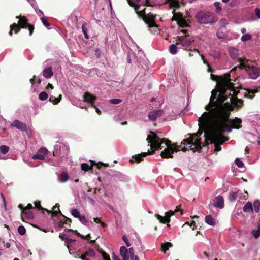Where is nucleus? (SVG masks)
<instances>
[{
    "mask_svg": "<svg viewBox=\"0 0 260 260\" xmlns=\"http://www.w3.org/2000/svg\"><path fill=\"white\" fill-rule=\"evenodd\" d=\"M217 85L219 90V95L216 101H214L216 98L218 91L214 89L211 92V96L210 102L205 106V109L208 112H204L199 119V122H203L206 126L211 127L215 125L220 129L230 130V127L225 122L229 119L230 112L233 110L234 108L228 102L223 104L230 96V102L233 99V94L235 93L234 86L231 82L229 78H221L218 81Z\"/></svg>",
    "mask_w": 260,
    "mask_h": 260,
    "instance_id": "1",
    "label": "nucleus"
},
{
    "mask_svg": "<svg viewBox=\"0 0 260 260\" xmlns=\"http://www.w3.org/2000/svg\"><path fill=\"white\" fill-rule=\"evenodd\" d=\"M226 124L230 127V130L220 129L216 127L215 125H212L211 127L206 126L203 122H199V130L194 135L189 139H184L181 144L189 145V147L191 150H200L202 148L201 139L198 137L201 135L203 132L205 133V140L208 143H214L215 145V151H219L221 150L220 145L223 144L224 140L221 134L224 132H230L231 131V126L225 122Z\"/></svg>",
    "mask_w": 260,
    "mask_h": 260,
    "instance_id": "2",
    "label": "nucleus"
},
{
    "mask_svg": "<svg viewBox=\"0 0 260 260\" xmlns=\"http://www.w3.org/2000/svg\"><path fill=\"white\" fill-rule=\"evenodd\" d=\"M148 143H151V149H162L164 144L166 147L161 152L160 155L162 158H173L174 152H178L180 150V146L176 144H171L170 141L166 139H160L155 133L151 132V134L148 136L146 139Z\"/></svg>",
    "mask_w": 260,
    "mask_h": 260,
    "instance_id": "3",
    "label": "nucleus"
},
{
    "mask_svg": "<svg viewBox=\"0 0 260 260\" xmlns=\"http://www.w3.org/2000/svg\"><path fill=\"white\" fill-rule=\"evenodd\" d=\"M129 5L134 8L135 11L139 17H143L144 20L148 24L149 27L155 26V23L152 18H149L145 15V8H143L147 5V0H127Z\"/></svg>",
    "mask_w": 260,
    "mask_h": 260,
    "instance_id": "4",
    "label": "nucleus"
},
{
    "mask_svg": "<svg viewBox=\"0 0 260 260\" xmlns=\"http://www.w3.org/2000/svg\"><path fill=\"white\" fill-rule=\"evenodd\" d=\"M16 18L19 19L18 23H14L10 25V30L9 35L11 36L13 35V31L15 34L18 33L21 28H28L29 36H31L34 30V26L28 23V20L25 16H16Z\"/></svg>",
    "mask_w": 260,
    "mask_h": 260,
    "instance_id": "5",
    "label": "nucleus"
},
{
    "mask_svg": "<svg viewBox=\"0 0 260 260\" xmlns=\"http://www.w3.org/2000/svg\"><path fill=\"white\" fill-rule=\"evenodd\" d=\"M196 18L198 23L202 24H211L218 21V17L213 12L200 11L196 15Z\"/></svg>",
    "mask_w": 260,
    "mask_h": 260,
    "instance_id": "6",
    "label": "nucleus"
},
{
    "mask_svg": "<svg viewBox=\"0 0 260 260\" xmlns=\"http://www.w3.org/2000/svg\"><path fill=\"white\" fill-rule=\"evenodd\" d=\"M247 61L239 59V67L244 68L249 77L252 79H256L260 76V68L247 64Z\"/></svg>",
    "mask_w": 260,
    "mask_h": 260,
    "instance_id": "7",
    "label": "nucleus"
},
{
    "mask_svg": "<svg viewBox=\"0 0 260 260\" xmlns=\"http://www.w3.org/2000/svg\"><path fill=\"white\" fill-rule=\"evenodd\" d=\"M180 211L179 207L177 206L176 207V209L175 211H169L165 213V216L163 217L159 214H155V217L157 218V219L160 221V222L162 223H169L170 222V217L171 216H173L175 213V212H178Z\"/></svg>",
    "mask_w": 260,
    "mask_h": 260,
    "instance_id": "8",
    "label": "nucleus"
},
{
    "mask_svg": "<svg viewBox=\"0 0 260 260\" xmlns=\"http://www.w3.org/2000/svg\"><path fill=\"white\" fill-rule=\"evenodd\" d=\"M193 41V40H192L191 39L187 38L186 37L179 36L176 40V44L181 45L185 49H188L189 50H190V47H191L192 42Z\"/></svg>",
    "mask_w": 260,
    "mask_h": 260,
    "instance_id": "9",
    "label": "nucleus"
},
{
    "mask_svg": "<svg viewBox=\"0 0 260 260\" xmlns=\"http://www.w3.org/2000/svg\"><path fill=\"white\" fill-rule=\"evenodd\" d=\"M83 98H84V101L89 103V104H90V106L92 107H93L95 108L96 112L98 113V114L99 115L101 114V110L99 109V108H98L94 105V102L96 99L95 96L91 94L89 92H86L84 94Z\"/></svg>",
    "mask_w": 260,
    "mask_h": 260,
    "instance_id": "10",
    "label": "nucleus"
},
{
    "mask_svg": "<svg viewBox=\"0 0 260 260\" xmlns=\"http://www.w3.org/2000/svg\"><path fill=\"white\" fill-rule=\"evenodd\" d=\"M68 152V147L63 144L60 145L59 149H56L53 152L54 156H58L60 159L67 156Z\"/></svg>",
    "mask_w": 260,
    "mask_h": 260,
    "instance_id": "11",
    "label": "nucleus"
},
{
    "mask_svg": "<svg viewBox=\"0 0 260 260\" xmlns=\"http://www.w3.org/2000/svg\"><path fill=\"white\" fill-rule=\"evenodd\" d=\"M163 114L164 111L162 110H156L150 112L148 116L150 120L154 121L157 118L160 117Z\"/></svg>",
    "mask_w": 260,
    "mask_h": 260,
    "instance_id": "12",
    "label": "nucleus"
},
{
    "mask_svg": "<svg viewBox=\"0 0 260 260\" xmlns=\"http://www.w3.org/2000/svg\"><path fill=\"white\" fill-rule=\"evenodd\" d=\"M242 120L238 118H235L234 120H231L230 118L227 121V123L231 126V129L232 128L239 129L241 127Z\"/></svg>",
    "mask_w": 260,
    "mask_h": 260,
    "instance_id": "13",
    "label": "nucleus"
},
{
    "mask_svg": "<svg viewBox=\"0 0 260 260\" xmlns=\"http://www.w3.org/2000/svg\"><path fill=\"white\" fill-rule=\"evenodd\" d=\"M213 205L215 207L222 209L224 207V200L221 196H217L214 201Z\"/></svg>",
    "mask_w": 260,
    "mask_h": 260,
    "instance_id": "14",
    "label": "nucleus"
},
{
    "mask_svg": "<svg viewBox=\"0 0 260 260\" xmlns=\"http://www.w3.org/2000/svg\"><path fill=\"white\" fill-rule=\"evenodd\" d=\"M12 126H14V127H16L17 128H18L22 131H24V132H26L27 131V125L26 124L23 123L22 122L19 121L18 120H14Z\"/></svg>",
    "mask_w": 260,
    "mask_h": 260,
    "instance_id": "15",
    "label": "nucleus"
},
{
    "mask_svg": "<svg viewBox=\"0 0 260 260\" xmlns=\"http://www.w3.org/2000/svg\"><path fill=\"white\" fill-rule=\"evenodd\" d=\"M34 217V213L30 211H25V210H23V211H21V218L22 220L25 222V219H32Z\"/></svg>",
    "mask_w": 260,
    "mask_h": 260,
    "instance_id": "16",
    "label": "nucleus"
},
{
    "mask_svg": "<svg viewBox=\"0 0 260 260\" xmlns=\"http://www.w3.org/2000/svg\"><path fill=\"white\" fill-rule=\"evenodd\" d=\"M52 209L53 211L48 210V209H46V211L47 212L48 214H51L52 217L56 216L58 213L61 214V211L59 210V205L58 204H56L52 208Z\"/></svg>",
    "mask_w": 260,
    "mask_h": 260,
    "instance_id": "17",
    "label": "nucleus"
},
{
    "mask_svg": "<svg viewBox=\"0 0 260 260\" xmlns=\"http://www.w3.org/2000/svg\"><path fill=\"white\" fill-rule=\"evenodd\" d=\"M170 9H173L175 10L180 7V3L179 0H167Z\"/></svg>",
    "mask_w": 260,
    "mask_h": 260,
    "instance_id": "18",
    "label": "nucleus"
},
{
    "mask_svg": "<svg viewBox=\"0 0 260 260\" xmlns=\"http://www.w3.org/2000/svg\"><path fill=\"white\" fill-rule=\"evenodd\" d=\"M120 254L123 260H129L128 250L125 246H121L120 248Z\"/></svg>",
    "mask_w": 260,
    "mask_h": 260,
    "instance_id": "19",
    "label": "nucleus"
},
{
    "mask_svg": "<svg viewBox=\"0 0 260 260\" xmlns=\"http://www.w3.org/2000/svg\"><path fill=\"white\" fill-rule=\"evenodd\" d=\"M229 52L230 57L233 59H235L238 57L239 55V50L238 49L234 47H230L229 49Z\"/></svg>",
    "mask_w": 260,
    "mask_h": 260,
    "instance_id": "20",
    "label": "nucleus"
},
{
    "mask_svg": "<svg viewBox=\"0 0 260 260\" xmlns=\"http://www.w3.org/2000/svg\"><path fill=\"white\" fill-rule=\"evenodd\" d=\"M53 75L51 67L45 68L43 71V75L46 78H50Z\"/></svg>",
    "mask_w": 260,
    "mask_h": 260,
    "instance_id": "21",
    "label": "nucleus"
},
{
    "mask_svg": "<svg viewBox=\"0 0 260 260\" xmlns=\"http://www.w3.org/2000/svg\"><path fill=\"white\" fill-rule=\"evenodd\" d=\"M257 92V89H247L244 93V95L245 97L252 99L255 96V93Z\"/></svg>",
    "mask_w": 260,
    "mask_h": 260,
    "instance_id": "22",
    "label": "nucleus"
},
{
    "mask_svg": "<svg viewBox=\"0 0 260 260\" xmlns=\"http://www.w3.org/2000/svg\"><path fill=\"white\" fill-rule=\"evenodd\" d=\"M243 210L246 213H251L253 212V205L251 202H248L243 207Z\"/></svg>",
    "mask_w": 260,
    "mask_h": 260,
    "instance_id": "23",
    "label": "nucleus"
},
{
    "mask_svg": "<svg viewBox=\"0 0 260 260\" xmlns=\"http://www.w3.org/2000/svg\"><path fill=\"white\" fill-rule=\"evenodd\" d=\"M152 154L153 153V152H150L149 150L148 151V152H144L141 153L140 155H135V156H133V159H135V161L139 162L142 160V158L146 156L148 154Z\"/></svg>",
    "mask_w": 260,
    "mask_h": 260,
    "instance_id": "24",
    "label": "nucleus"
},
{
    "mask_svg": "<svg viewBox=\"0 0 260 260\" xmlns=\"http://www.w3.org/2000/svg\"><path fill=\"white\" fill-rule=\"evenodd\" d=\"M205 220L206 223L210 225H215L216 224L215 219L210 215L206 216Z\"/></svg>",
    "mask_w": 260,
    "mask_h": 260,
    "instance_id": "25",
    "label": "nucleus"
},
{
    "mask_svg": "<svg viewBox=\"0 0 260 260\" xmlns=\"http://www.w3.org/2000/svg\"><path fill=\"white\" fill-rule=\"evenodd\" d=\"M253 211L258 213L260 211V200L256 199L253 201Z\"/></svg>",
    "mask_w": 260,
    "mask_h": 260,
    "instance_id": "26",
    "label": "nucleus"
},
{
    "mask_svg": "<svg viewBox=\"0 0 260 260\" xmlns=\"http://www.w3.org/2000/svg\"><path fill=\"white\" fill-rule=\"evenodd\" d=\"M82 255L85 259H88L87 257H93L95 255V252L93 249H89L87 251H86L84 254H82Z\"/></svg>",
    "mask_w": 260,
    "mask_h": 260,
    "instance_id": "27",
    "label": "nucleus"
},
{
    "mask_svg": "<svg viewBox=\"0 0 260 260\" xmlns=\"http://www.w3.org/2000/svg\"><path fill=\"white\" fill-rule=\"evenodd\" d=\"M61 99V95H59V97L56 98L53 95L50 96L49 98V101L52 103L53 104H57L60 102Z\"/></svg>",
    "mask_w": 260,
    "mask_h": 260,
    "instance_id": "28",
    "label": "nucleus"
},
{
    "mask_svg": "<svg viewBox=\"0 0 260 260\" xmlns=\"http://www.w3.org/2000/svg\"><path fill=\"white\" fill-rule=\"evenodd\" d=\"M228 24V21L227 19L225 18L221 19L219 22V24L220 25V28L225 29V26Z\"/></svg>",
    "mask_w": 260,
    "mask_h": 260,
    "instance_id": "29",
    "label": "nucleus"
},
{
    "mask_svg": "<svg viewBox=\"0 0 260 260\" xmlns=\"http://www.w3.org/2000/svg\"><path fill=\"white\" fill-rule=\"evenodd\" d=\"M172 244L170 242H166L164 244H162L161 245V249H162V250L164 252H166L167 250H168L169 249V248L170 247H171L172 246Z\"/></svg>",
    "mask_w": 260,
    "mask_h": 260,
    "instance_id": "30",
    "label": "nucleus"
},
{
    "mask_svg": "<svg viewBox=\"0 0 260 260\" xmlns=\"http://www.w3.org/2000/svg\"><path fill=\"white\" fill-rule=\"evenodd\" d=\"M61 215L64 217V219L63 220H62L60 221V223H59V226L60 227H62L63 226V224H69V223H71L72 220L70 218H67V217L64 216V215H63L62 214Z\"/></svg>",
    "mask_w": 260,
    "mask_h": 260,
    "instance_id": "31",
    "label": "nucleus"
},
{
    "mask_svg": "<svg viewBox=\"0 0 260 260\" xmlns=\"http://www.w3.org/2000/svg\"><path fill=\"white\" fill-rule=\"evenodd\" d=\"M237 197V193L234 191H231L229 194V199L230 201H234Z\"/></svg>",
    "mask_w": 260,
    "mask_h": 260,
    "instance_id": "32",
    "label": "nucleus"
},
{
    "mask_svg": "<svg viewBox=\"0 0 260 260\" xmlns=\"http://www.w3.org/2000/svg\"><path fill=\"white\" fill-rule=\"evenodd\" d=\"M82 240H86L89 243L93 244L95 242V240H91V236L90 234H86L85 236H82Z\"/></svg>",
    "mask_w": 260,
    "mask_h": 260,
    "instance_id": "33",
    "label": "nucleus"
},
{
    "mask_svg": "<svg viewBox=\"0 0 260 260\" xmlns=\"http://www.w3.org/2000/svg\"><path fill=\"white\" fill-rule=\"evenodd\" d=\"M223 30L224 29L219 28V29H218V30L217 31L216 35L219 39H223L225 36V35L223 32Z\"/></svg>",
    "mask_w": 260,
    "mask_h": 260,
    "instance_id": "34",
    "label": "nucleus"
},
{
    "mask_svg": "<svg viewBox=\"0 0 260 260\" xmlns=\"http://www.w3.org/2000/svg\"><path fill=\"white\" fill-rule=\"evenodd\" d=\"M252 36L250 34H246L243 35L241 38V40L242 42H245L247 41H249L251 40Z\"/></svg>",
    "mask_w": 260,
    "mask_h": 260,
    "instance_id": "35",
    "label": "nucleus"
},
{
    "mask_svg": "<svg viewBox=\"0 0 260 260\" xmlns=\"http://www.w3.org/2000/svg\"><path fill=\"white\" fill-rule=\"evenodd\" d=\"M32 159L44 160L45 159V156L43 155V154H41L40 152H38L32 156Z\"/></svg>",
    "mask_w": 260,
    "mask_h": 260,
    "instance_id": "36",
    "label": "nucleus"
},
{
    "mask_svg": "<svg viewBox=\"0 0 260 260\" xmlns=\"http://www.w3.org/2000/svg\"><path fill=\"white\" fill-rule=\"evenodd\" d=\"M71 213L74 217L79 218L80 220L81 221V216H80V213L78 210L76 209H74L72 210Z\"/></svg>",
    "mask_w": 260,
    "mask_h": 260,
    "instance_id": "37",
    "label": "nucleus"
},
{
    "mask_svg": "<svg viewBox=\"0 0 260 260\" xmlns=\"http://www.w3.org/2000/svg\"><path fill=\"white\" fill-rule=\"evenodd\" d=\"M69 179V176L68 174L64 172H62L60 175V181L64 182L67 181Z\"/></svg>",
    "mask_w": 260,
    "mask_h": 260,
    "instance_id": "38",
    "label": "nucleus"
},
{
    "mask_svg": "<svg viewBox=\"0 0 260 260\" xmlns=\"http://www.w3.org/2000/svg\"><path fill=\"white\" fill-rule=\"evenodd\" d=\"M170 52L172 54H175L177 52V47L176 45L172 44L169 48Z\"/></svg>",
    "mask_w": 260,
    "mask_h": 260,
    "instance_id": "39",
    "label": "nucleus"
},
{
    "mask_svg": "<svg viewBox=\"0 0 260 260\" xmlns=\"http://www.w3.org/2000/svg\"><path fill=\"white\" fill-rule=\"evenodd\" d=\"M252 235L255 238H258L260 236V224L258 225V229L256 230H253L252 232Z\"/></svg>",
    "mask_w": 260,
    "mask_h": 260,
    "instance_id": "40",
    "label": "nucleus"
},
{
    "mask_svg": "<svg viewBox=\"0 0 260 260\" xmlns=\"http://www.w3.org/2000/svg\"><path fill=\"white\" fill-rule=\"evenodd\" d=\"M48 94L45 91L41 92L39 95V99L41 101H44L46 100L48 98Z\"/></svg>",
    "mask_w": 260,
    "mask_h": 260,
    "instance_id": "41",
    "label": "nucleus"
},
{
    "mask_svg": "<svg viewBox=\"0 0 260 260\" xmlns=\"http://www.w3.org/2000/svg\"><path fill=\"white\" fill-rule=\"evenodd\" d=\"M214 6L216 8V12L218 14L222 11V8L220 7V3L219 2H215Z\"/></svg>",
    "mask_w": 260,
    "mask_h": 260,
    "instance_id": "42",
    "label": "nucleus"
},
{
    "mask_svg": "<svg viewBox=\"0 0 260 260\" xmlns=\"http://www.w3.org/2000/svg\"><path fill=\"white\" fill-rule=\"evenodd\" d=\"M9 150V147L6 145H1L0 146V151L4 154H6Z\"/></svg>",
    "mask_w": 260,
    "mask_h": 260,
    "instance_id": "43",
    "label": "nucleus"
},
{
    "mask_svg": "<svg viewBox=\"0 0 260 260\" xmlns=\"http://www.w3.org/2000/svg\"><path fill=\"white\" fill-rule=\"evenodd\" d=\"M234 104L238 108H240L243 105V101L241 99H236L234 102Z\"/></svg>",
    "mask_w": 260,
    "mask_h": 260,
    "instance_id": "44",
    "label": "nucleus"
},
{
    "mask_svg": "<svg viewBox=\"0 0 260 260\" xmlns=\"http://www.w3.org/2000/svg\"><path fill=\"white\" fill-rule=\"evenodd\" d=\"M92 168V166H90L87 163H82V171H87L91 170Z\"/></svg>",
    "mask_w": 260,
    "mask_h": 260,
    "instance_id": "45",
    "label": "nucleus"
},
{
    "mask_svg": "<svg viewBox=\"0 0 260 260\" xmlns=\"http://www.w3.org/2000/svg\"><path fill=\"white\" fill-rule=\"evenodd\" d=\"M34 204L36 208H37L39 210H42L43 211V212H44V211H46V209H45L41 206L40 201H36Z\"/></svg>",
    "mask_w": 260,
    "mask_h": 260,
    "instance_id": "46",
    "label": "nucleus"
},
{
    "mask_svg": "<svg viewBox=\"0 0 260 260\" xmlns=\"http://www.w3.org/2000/svg\"><path fill=\"white\" fill-rule=\"evenodd\" d=\"M18 232L21 235H24L26 233V229L23 225H20L18 228Z\"/></svg>",
    "mask_w": 260,
    "mask_h": 260,
    "instance_id": "47",
    "label": "nucleus"
},
{
    "mask_svg": "<svg viewBox=\"0 0 260 260\" xmlns=\"http://www.w3.org/2000/svg\"><path fill=\"white\" fill-rule=\"evenodd\" d=\"M239 0H232L230 3V6L231 7H237L239 5Z\"/></svg>",
    "mask_w": 260,
    "mask_h": 260,
    "instance_id": "48",
    "label": "nucleus"
},
{
    "mask_svg": "<svg viewBox=\"0 0 260 260\" xmlns=\"http://www.w3.org/2000/svg\"><path fill=\"white\" fill-rule=\"evenodd\" d=\"M82 32L83 33L85 38L86 39H88L89 38L88 35V31L87 28L84 25H82Z\"/></svg>",
    "mask_w": 260,
    "mask_h": 260,
    "instance_id": "49",
    "label": "nucleus"
},
{
    "mask_svg": "<svg viewBox=\"0 0 260 260\" xmlns=\"http://www.w3.org/2000/svg\"><path fill=\"white\" fill-rule=\"evenodd\" d=\"M122 102V100L119 99H112L109 100V102L112 104H118Z\"/></svg>",
    "mask_w": 260,
    "mask_h": 260,
    "instance_id": "50",
    "label": "nucleus"
},
{
    "mask_svg": "<svg viewBox=\"0 0 260 260\" xmlns=\"http://www.w3.org/2000/svg\"><path fill=\"white\" fill-rule=\"evenodd\" d=\"M235 164L239 168H242L244 166V163L238 158L235 159Z\"/></svg>",
    "mask_w": 260,
    "mask_h": 260,
    "instance_id": "51",
    "label": "nucleus"
},
{
    "mask_svg": "<svg viewBox=\"0 0 260 260\" xmlns=\"http://www.w3.org/2000/svg\"><path fill=\"white\" fill-rule=\"evenodd\" d=\"M73 254L75 257L81 258V252H80V250H77L76 252L74 251Z\"/></svg>",
    "mask_w": 260,
    "mask_h": 260,
    "instance_id": "52",
    "label": "nucleus"
},
{
    "mask_svg": "<svg viewBox=\"0 0 260 260\" xmlns=\"http://www.w3.org/2000/svg\"><path fill=\"white\" fill-rule=\"evenodd\" d=\"M254 14L257 19H260V9L256 8L254 9Z\"/></svg>",
    "mask_w": 260,
    "mask_h": 260,
    "instance_id": "53",
    "label": "nucleus"
},
{
    "mask_svg": "<svg viewBox=\"0 0 260 260\" xmlns=\"http://www.w3.org/2000/svg\"><path fill=\"white\" fill-rule=\"evenodd\" d=\"M59 238L62 240H66L69 241L70 239L66 234H60L59 236Z\"/></svg>",
    "mask_w": 260,
    "mask_h": 260,
    "instance_id": "54",
    "label": "nucleus"
},
{
    "mask_svg": "<svg viewBox=\"0 0 260 260\" xmlns=\"http://www.w3.org/2000/svg\"><path fill=\"white\" fill-rule=\"evenodd\" d=\"M38 152L41 154H43V155L45 156L47 154L48 150L45 148H41L39 149Z\"/></svg>",
    "mask_w": 260,
    "mask_h": 260,
    "instance_id": "55",
    "label": "nucleus"
},
{
    "mask_svg": "<svg viewBox=\"0 0 260 260\" xmlns=\"http://www.w3.org/2000/svg\"><path fill=\"white\" fill-rule=\"evenodd\" d=\"M122 240L123 241L125 242L126 245L127 246V247H129L131 246V244L129 242L127 238H126V237L125 236V235H123L122 236Z\"/></svg>",
    "mask_w": 260,
    "mask_h": 260,
    "instance_id": "56",
    "label": "nucleus"
},
{
    "mask_svg": "<svg viewBox=\"0 0 260 260\" xmlns=\"http://www.w3.org/2000/svg\"><path fill=\"white\" fill-rule=\"evenodd\" d=\"M102 257L104 260H110L109 256L105 252L102 253Z\"/></svg>",
    "mask_w": 260,
    "mask_h": 260,
    "instance_id": "57",
    "label": "nucleus"
},
{
    "mask_svg": "<svg viewBox=\"0 0 260 260\" xmlns=\"http://www.w3.org/2000/svg\"><path fill=\"white\" fill-rule=\"evenodd\" d=\"M41 20L45 26L48 27V26H50L49 23L48 22V21L46 20V19L45 18H44V17L41 18Z\"/></svg>",
    "mask_w": 260,
    "mask_h": 260,
    "instance_id": "58",
    "label": "nucleus"
},
{
    "mask_svg": "<svg viewBox=\"0 0 260 260\" xmlns=\"http://www.w3.org/2000/svg\"><path fill=\"white\" fill-rule=\"evenodd\" d=\"M128 254L129 256H130L131 257H132L135 256L134 253V249L132 247L129 248L128 250Z\"/></svg>",
    "mask_w": 260,
    "mask_h": 260,
    "instance_id": "59",
    "label": "nucleus"
},
{
    "mask_svg": "<svg viewBox=\"0 0 260 260\" xmlns=\"http://www.w3.org/2000/svg\"><path fill=\"white\" fill-rule=\"evenodd\" d=\"M82 223H90L91 224H92V221H88L87 219H86V217L82 215Z\"/></svg>",
    "mask_w": 260,
    "mask_h": 260,
    "instance_id": "60",
    "label": "nucleus"
},
{
    "mask_svg": "<svg viewBox=\"0 0 260 260\" xmlns=\"http://www.w3.org/2000/svg\"><path fill=\"white\" fill-rule=\"evenodd\" d=\"M93 220H94V221L96 223H101L102 226L103 227H105L106 226V224L105 223H104V222H101L100 221V219L98 218H93Z\"/></svg>",
    "mask_w": 260,
    "mask_h": 260,
    "instance_id": "61",
    "label": "nucleus"
},
{
    "mask_svg": "<svg viewBox=\"0 0 260 260\" xmlns=\"http://www.w3.org/2000/svg\"><path fill=\"white\" fill-rule=\"evenodd\" d=\"M101 53V51H100V49H99V48L96 49V50H95V56L97 58H99L100 56Z\"/></svg>",
    "mask_w": 260,
    "mask_h": 260,
    "instance_id": "62",
    "label": "nucleus"
},
{
    "mask_svg": "<svg viewBox=\"0 0 260 260\" xmlns=\"http://www.w3.org/2000/svg\"><path fill=\"white\" fill-rule=\"evenodd\" d=\"M33 208L34 207L31 204H28L25 207H24V210H25V211H27L28 210H30Z\"/></svg>",
    "mask_w": 260,
    "mask_h": 260,
    "instance_id": "63",
    "label": "nucleus"
},
{
    "mask_svg": "<svg viewBox=\"0 0 260 260\" xmlns=\"http://www.w3.org/2000/svg\"><path fill=\"white\" fill-rule=\"evenodd\" d=\"M112 257L113 260H120L119 257L117 255H116L114 253H113Z\"/></svg>",
    "mask_w": 260,
    "mask_h": 260,
    "instance_id": "64",
    "label": "nucleus"
}]
</instances>
